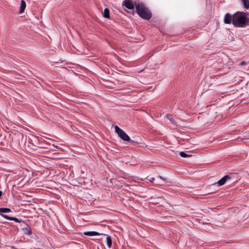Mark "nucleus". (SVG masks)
<instances>
[{
  "label": "nucleus",
  "mask_w": 249,
  "mask_h": 249,
  "mask_svg": "<svg viewBox=\"0 0 249 249\" xmlns=\"http://www.w3.org/2000/svg\"><path fill=\"white\" fill-rule=\"evenodd\" d=\"M104 18H109V10L108 8H106L104 9V13H103Z\"/></svg>",
  "instance_id": "obj_12"
},
{
  "label": "nucleus",
  "mask_w": 249,
  "mask_h": 249,
  "mask_svg": "<svg viewBox=\"0 0 249 249\" xmlns=\"http://www.w3.org/2000/svg\"><path fill=\"white\" fill-rule=\"evenodd\" d=\"M26 4L24 0H21V4L20 6V9L19 11V13L21 14L24 12L25 9L26 8Z\"/></svg>",
  "instance_id": "obj_10"
},
{
  "label": "nucleus",
  "mask_w": 249,
  "mask_h": 249,
  "mask_svg": "<svg viewBox=\"0 0 249 249\" xmlns=\"http://www.w3.org/2000/svg\"><path fill=\"white\" fill-rule=\"evenodd\" d=\"M166 118L167 119H168L171 122H173V115L171 114H167L166 115Z\"/></svg>",
  "instance_id": "obj_16"
},
{
  "label": "nucleus",
  "mask_w": 249,
  "mask_h": 249,
  "mask_svg": "<svg viewBox=\"0 0 249 249\" xmlns=\"http://www.w3.org/2000/svg\"><path fill=\"white\" fill-rule=\"evenodd\" d=\"M157 178H159V179H162L163 180L164 182H167V179L166 178H163L161 176H157Z\"/></svg>",
  "instance_id": "obj_17"
},
{
  "label": "nucleus",
  "mask_w": 249,
  "mask_h": 249,
  "mask_svg": "<svg viewBox=\"0 0 249 249\" xmlns=\"http://www.w3.org/2000/svg\"><path fill=\"white\" fill-rule=\"evenodd\" d=\"M179 155L181 157H183V158H186V157H189V156H191V155L189 156V155L187 154L185 152H181L179 153Z\"/></svg>",
  "instance_id": "obj_15"
},
{
  "label": "nucleus",
  "mask_w": 249,
  "mask_h": 249,
  "mask_svg": "<svg viewBox=\"0 0 249 249\" xmlns=\"http://www.w3.org/2000/svg\"><path fill=\"white\" fill-rule=\"evenodd\" d=\"M123 4L130 10L133 9L134 8V5L131 0H124Z\"/></svg>",
  "instance_id": "obj_5"
},
{
  "label": "nucleus",
  "mask_w": 249,
  "mask_h": 249,
  "mask_svg": "<svg viewBox=\"0 0 249 249\" xmlns=\"http://www.w3.org/2000/svg\"><path fill=\"white\" fill-rule=\"evenodd\" d=\"M230 177L228 175L225 176L221 179H220L216 183L218 186H220L224 185L227 180L230 179Z\"/></svg>",
  "instance_id": "obj_7"
},
{
  "label": "nucleus",
  "mask_w": 249,
  "mask_h": 249,
  "mask_svg": "<svg viewBox=\"0 0 249 249\" xmlns=\"http://www.w3.org/2000/svg\"><path fill=\"white\" fill-rule=\"evenodd\" d=\"M159 184V185H160V182H158V183H157V184Z\"/></svg>",
  "instance_id": "obj_21"
},
{
  "label": "nucleus",
  "mask_w": 249,
  "mask_h": 249,
  "mask_svg": "<svg viewBox=\"0 0 249 249\" xmlns=\"http://www.w3.org/2000/svg\"><path fill=\"white\" fill-rule=\"evenodd\" d=\"M233 25L236 27H244L249 25V13L237 12L233 14Z\"/></svg>",
  "instance_id": "obj_1"
},
{
  "label": "nucleus",
  "mask_w": 249,
  "mask_h": 249,
  "mask_svg": "<svg viewBox=\"0 0 249 249\" xmlns=\"http://www.w3.org/2000/svg\"><path fill=\"white\" fill-rule=\"evenodd\" d=\"M84 235L87 236H94V235H99L102 234L97 231H84L83 232Z\"/></svg>",
  "instance_id": "obj_9"
},
{
  "label": "nucleus",
  "mask_w": 249,
  "mask_h": 249,
  "mask_svg": "<svg viewBox=\"0 0 249 249\" xmlns=\"http://www.w3.org/2000/svg\"><path fill=\"white\" fill-rule=\"evenodd\" d=\"M244 6L246 9L249 8V0H242Z\"/></svg>",
  "instance_id": "obj_14"
},
{
  "label": "nucleus",
  "mask_w": 249,
  "mask_h": 249,
  "mask_svg": "<svg viewBox=\"0 0 249 249\" xmlns=\"http://www.w3.org/2000/svg\"><path fill=\"white\" fill-rule=\"evenodd\" d=\"M0 144L1 146H4L5 145L3 142H0Z\"/></svg>",
  "instance_id": "obj_19"
},
{
  "label": "nucleus",
  "mask_w": 249,
  "mask_h": 249,
  "mask_svg": "<svg viewBox=\"0 0 249 249\" xmlns=\"http://www.w3.org/2000/svg\"><path fill=\"white\" fill-rule=\"evenodd\" d=\"M114 127L115 132L117 133L119 137H120L122 140H123L124 141H130V137L124 130L121 129L117 125H115Z\"/></svg>",
  "instance_id": "obj_3"
},
{
  "label": "nucleus",
  "mask_w": 249,
  "mask_h": 249,
  "mask_svg": "<svg viewBox=\"0 0 249 249\" xmlns=\"http://www.w3.org/2000/svg\"><path fill=\"white\" fill-rule=\"evenodd\" d=\"M107 244L108 248H110L112 245V240L111 237L107 235Z\"/></svg>",
  "instance_id": "obj_13"
},
{
  "label": "nucleus",
  "mask_w": 249,
  "mask_h": 249,
  "mask_svg": "<svg viewBox=\"0 0 249 249\" xmlns=\"http://www.w3.org/2000/svg\"><path fill=\"white\" fill-rule=\"evenodd\" d=\"M148 180L151 182H153V181L155 180V178H150L148 179Z\"/></svg>",
  "instance_id": "obj_18"
},
{
  "label": "nucleus",
  "mask_w": 249,
  "mask_h": 249,
  "mask_svg": "<svg viewBox=\"0 0 249 249\" xmlns=\"http://www.w3.org/2000/svg\"><path fill=\"white\" fill-rule=\"evenodd\" d=\"M11 212L10 209L8 208H0V215L3 214L2 213H8Z\"/></svg>",
  "instance_id": "obj_11"
},
{
  "label": "nucleus",
  "mask_w": 249,
  "mask_h": 249,
  "mask_svg": "<svg viewBox=\"0 0 249 249\" xmlns=\"http://www.w3.org/2000/svg\"><path fill=\"white\" fill-rule=\"evenodd\" d=\"M135 7L137 13L141 18L146 20H149L151 18V12L142 3L135 4Z\"/></svg>",
  "instance_id": "obj_2"
},
{
  "label": "nucleus",
  "mask_w": 249,
  "mask_h": 249,
  "mask_svg": "<svg viewBox=\"0 0 249 249\" xmlns=\"http://www.w3.org/2000/svg\"><path fill=\"white\" fill-rule=\"evenodd\" d=\"M23 234L26 235H30L32 234V231L31 228L29 226L22 228L21 229Z\"/></svg>",
  "instance_id": "obj_8"
},
{
  "label": "nucleus",
  "mask_w": 249,
  "mask_h": 249,
  "mask_svg": "<svg viewBox=\"0 0 249 249\" xmlns=\"http://www.w3.org/2000/svg\"><path fill=\"white\" fill-rule=\"evenodd\" d=\"M1 216L2 217L4 218L5 219L12 221H14L16 222L20 223L21 221H22L21 219H18L16 217H10L5 214H1Z\"/></svg>",
  "instance_id": "obj_6"
},
{
  "label": "nucleus",
  "mask_w": 249,
  "mask_h": 249,
  "mask_svg": "<svg viewBox=\"0 0 249 249\" xmlns=\"http://www.w3.org/2000/svg\"><path fill=\"white\" fill-rule=\"evenodd\" d=\"M224 22L226 24H233V15H231L229 13H227L225 15L224 17Z\"/></svg>",
  "instance_id": "obj_4"
},
{
  "label": "nucleus",
  "mask_w": 249,
  "mask_h": 249,
  "mask_svg": "<svg viewBox=\"0 0 249 249\" xmlns=\"http://www.w3.org/2000/svg\"><path fill=\"white\" fill-rule=\"evenodd\" d=\"M244 64H245V63L244 62H242V63H241V65H244Z\"/></svg>",
  "instance_id": "obj_20"
}]
</instances>
